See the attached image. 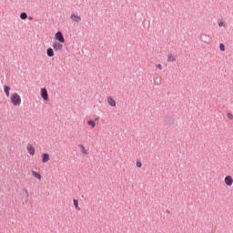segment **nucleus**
Masks as SVG:
<instances>
[{"label":"nucleus","mask_w":233,"mask_h":233,"mask_svg":"<svg viewBox=\"0 0 233 233\" xmlns=\"http://www.w3.org/2000/svg\"><path fill=\"white\" fill-rule=\"evenodd\" d=\"M80 148L82 149V154H84V156H86V149L85 148V146H80Z\"/></svg>","instance_id":"nucleus-18"},{"label":"nucleus","mask_w":233,"mask_h":233,"mask_svg":"<svg viewBox=\"0 0 233 233\" xmlns=\"http://www.w3.org/2000/svg\"><path fill=\"white\" fill-rule=\"evenodd\" d=\"M224 183H225V185H227V187H232V185H233L232 176H227L224 178Z\"/></svg>","instance_id":"nucleus-5"},{"label":"nucleus","mask_w":233,"mask_h":233,"mask_svg":"<svg viewBox=\"0 0 233 233\" xmlns=\"http://www.w3.org/2000/svg\"><path fill=\"white\" fill-rule=\"evenodd\" d=\"M55 39L58 41V43H65V36H63V33H61V31H58L55 34Z\"/></svg>","instance_id":"nucleus-2"},{"label":"nucleus","mask_w":233,"mask_h":233,"mask_svg":"<svg viewBox=\"0 0 233 233\" xmlns=\"http://www.w3.org/2000/svg\"><path fill=\"white\" fill-rule=\"evenodd\" d=\"M87 125H89L91 128H96V122L94 120H88Z\"/></svg>","instance_id":"nucleus-14"},{"label":"nucleus","mask_w":233,"mask_h":233,"mask_svg":"<svg viewBox=\"0 0 233 233\" xmlns=\"http://www.w3.org/2000/svg\"><path fill=\"white\" fill-rule=\"evenodd\" d=\"M9 99L13 106H21V103H23V100L21 99V95L17 92L12 93L9 96Z\"/></svg>","instance_id":"nucleus-1"},{"label":"nucleus","mask_w":233,"mask_h":233,"mask_svg":"<svg viewBox=\"0 0 233 233\" xmlns=\"http://www.w3.org/2000/svg\"><path fill=\"white\" fill-rule=\"evenodd\" d=\"M46 54L48 57H54V49H52V47L47 48Z\"/></svg>","instance_id":"nucleus-12"},{"label":"nucleus","mask_w":233,"mask_h":233,"mask_svg":"<svg viewBox=\"0 0 233 233\" xmlns=\"http://www.w3.org/2000/svg\"><path fill=\"white\" fill-rule=\"evenodd\" d=\"M40 96L42 99H44V101H48V91L46 90V88L45 87L41 88Z\"/></svg>","instance_id":"nucleus-3"},{"label":"nucleus","mask_w":233,"mask_h":233,"mask_svg":"<svg viewBox=\"0 0 233 233\" xmlns=\"http://www.w3.org/2000/svg\"><path fill=\"white\" fill-rule=\"evenodd\" d=\"M218 23L219 28L227 26V24H225V22L222 20H218Z\"/></svg>","instance_id":"nucleus-15"},{"label":"nucleus","mask_w":233,"mask_h":233,"mask_svg":"<svg viewBox=\"0 0 233 233\" xmlns=\"http://www.w3.org/2000/svg\"><path fill=\"white\" fill-rule=\"evenodd\" d=\"M31 174H32L33 177H35V179H38V181H41L42 177H41L40 173H38L37 171H35V170H31Z\"/></svg>","instance_id":"nucleus-9"},{"label":"nucleus","mask_w":233,"mask_h":233,"mask_svg":"<svg viewBox=\"0 0 233 233\" xmlns=\"http://www.w3.org/2000/svg\"><path fill=\"white\" fill-rule=\"evenodd\" d=\"M27 17H28V15L26 13H22L20 15V18H22V19H27Z\"/></svg>","instance_id":"nucleus-17"},{"label":"nucleus","mask_w":233,"mask_h":233,"mask_svg":"<svg viewBox=\"0 0 233 233\" xmlns=\"http://www.w3.org/2000/svg\"><path fill=\"white\" fill-rule=\"evenodd\" d=\"M26 150L29 156H35V147L32 144H27Z\"/></svg>","instance_id":"nucleus-4"},{"label":"nucleus","mask_w":233,"mask_h":233,"mask_svg":"<svg viewBox=\"0 0 233 233\" xmlns=\"http://www.w3.org/2000/svg\"><path fill=\"white\" fill-rule=\"evenodd\" d=\"M219 48H220L221 52H225V45L220 44Z\"/></svg>","instance_id":"nucleus-19"},{"label":"nucleus","mask_w":233,"mask_h":233,"mask_svg":"<svg viewBox=\"0 0 233 233\" xmlns=\"http://www.w3.org/2000/svg\"><path fill=\"white\" fill-rule=\"evenodd\" d=\"M10 90H11L10 86H4V92L6 96V97H10Z\"/></svg>","instance_id":"nucleus-10"},{"label":"nucleus","mask_w":233,"mask_h":233,"mask_svg":"<svg viewBox=\"0 0 233 233\" xmlns=\"http://www.w3.org/2000/svg\"><path fill=\"white\" fill-rule=\"evenodd\" d=\"M156 67L158 68V70H163V66H161V64L157 65Z\"/></svg>","instance_id":"nucleus-21"},{"label":"nucleus","mask_w":233,"mask_h":233,"mask_svg":"<svg viewBox=\"0 0 233 233\" xmlns=\"http://www.w3.org/2000/svg\"><path fill=\"white\" fill-rule=\"evenodd\" d=\"M137 168H141V167H143V164L141 163V161L137 162Z\"/></svg>","instance_id":"nucleus-20"},{"label":"nucleus","mask_w":233,"mask_h":233,"mask_svg":"<svg viewBox=\"0 0 233 233\" xmlns=\"http://www.w3.org/2000/svg\"><path fill=\"white\" fill-rule=\"evenodd\" d=\"M107 103L110 106H116V100L112 96L107 97Z\"/></svg>","instance_id":"nucleus-11"},{"label":"nucleus","mask_w":233,"mask_h":233,"mask_svg":"<svg viewBox=\"0 0 233 233\" xmlns=\"http://www.w3.org/2000/svg\"><path fill=\"white\" fill-rule=\"evenodd\" d=\"M50 161V155L48 153L42 154V163H48Z\"/></svg>","instance_id":"nucleus-8"},{"label":"nucleus","mask_w":233,"mask_h":233,"mask_svg":"<svg viewBox=\"0 0 233 233\" xmlns=\"http://www.w3.org/2000/svg\"><path fill=\"white\" fill-rule=\"evenodd\" d=\"M53 48H54V50L61 51V50H63V44H61V42H55L53 44Z\"/></svg>","instance_id":"nucleus-6"},{"label":"nucleus","mask_w":233,"mask_h":233,"mask_svg":"<svg viewBox=\"0 0 233 233\" xmlns=\"http://www.w3.org/2000/svg\"><path fill=\"white\" fill-rule=\"evenodd\" d=\"M228 119H233V114L232 113H228Z\"/></svg>","instance_id":"nucleus-22"},{"label":"nucleus","mask_w":233,"mask_h":233,"mask_svg":"<svg viewBox=\"0 0 233 233\" xmlns=\"http://www.w3.org/2000/svg\"><path fill=\"white\" fill-rule=\"evenodd\" d=\"M167 61L168 63H176V56L172 55H168Z\"/></svg>","instance_id":"nucleus-13"},{"label":"nucleus","mask_w":233,"mask_h":233,"mask_svg":"<svg viewBox=\"0 0 233 233\" xmlns=\"http://www.w3.org/2000/svg\"><path fill=\"white\" fill-rule=\"evenodd\" d=\"M73 203H74L75 208H79V202L77 201V199H74Z\"/></svg>","instance_id":"nucleus-16"},{"label":"nucleus","mask_w":233,"mask_h":233,"mask_svg":"<svg viewBox=\"0 0 233 233\" xmlns=\"http://www.w3.org/2000/svg\"><path fill=\"white\" fill-rule=\"evenodd\" d=\"M71 19L75 23H81V16L79 15H77V14H72L71 15Z\"/></svg>","instance_id":"nucleus-7"}]
</instances>
